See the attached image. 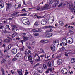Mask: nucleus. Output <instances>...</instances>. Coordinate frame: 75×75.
Segmentation results:
<instances>
[{"mask_svg": "<svg viewBox=\"0 0 75 75\" xmlns=\"http://www.w3.org/2000/svg\"><path fill=\"white\" fill-rule=\"evenodd\" d=\"M68 40V42L67 40ZM62 43L64 45H67V42L69 44H72L73 43V39L71 38H68L66 40L65 38H63L62 40Z\"/></svg>", "mask_w": 75, "mask_h": 75, "instance_id": "obj_1", "label": "nucleus"}, {"mask_svg": "<svg viewBox=\"0 0 75 75\" xmlns=\"http://www.w3.org/2000/svg\"><path fill=\"white\" fill-rule=\"evenodd\" d=\"M71 4H72V3H71L69 4V3H68L66 2L63 3V6H65V5L67 4V7H70V5H71Z\"/></svg>", "mask_w": 75, "mask_h": 75, "instance_id": "obj_15", "label": "nucleus"}, {"mask_svg": "<svg viewBox=\"0 0 75 75\" xmlns=\"http://www.w3.org/2000/svg\"><path fill=\"white\" fill-rule=\"evenodd\" d=\"M4 42H6V43H8V42H10V40L9 39H6L4 40Z\"/></svg>", "mask_w": 75, "mask_h": 75, "instance_id": "obj_22", "label": "nucleus"}, {"mask_svg": "<svg viewBox=\"0 0 75 75\" xmlns=\"http://www.w3.org/2000/svg\"><path fill=\"white\" fill-rule=\"evenodd\" d=\"M21 6V4H16L15 5V8L16 9H18V8H20Z\"/></svg>", "mask_w": 75, "mask_h": 75, "instance_id": "obj_8", "label": "nucleus"}, {"mask_svg": "<svg viewBox=\"0 0 75 75\" xmlns=\"http://www.w3.org/2000/svg\"><path fill=\"white\" fill-rule=\"evenodd\" d=\"M7 48L9 50L11 48V45H9L7 47Z\"/></svg>", "mask_w": 75, "mask_h": 75, "instance_id": "obj_54", "label": "nucleus"}, {"mask_svg": "<svg viewBox=\"0 0 75 75\" xmlns=\"http://www.w3.org/2000/svg\"><path fill=\"white\" fill-rule=\"evenodd\" d=\"M16 57L20 58L21 57V53H18L15 56Z\"/></svg>", "mask_w": 75, "mask_h": 75, "instance_id": "obj_18", "label": "nucleus"}, {"mask_svg": "<svg viewBox=\"0 0 75 75\" xmlns=\"http://www.w3.org/2000/svg\"><path fill=\"white\" fill-rule=\"evenodd\" d=\"M11 52L13 54H16L17 52V50L16 49H13L12 50Z\"/></svg>", "mask_w": 75, "mask_h": 75, "instance_id": "obj_10", "label": "nucleus"}, {"mask_svg": "<svg viewBox=\"0 0 75 75\" xmlns=\"http://www.w3.org/2000/svg\"><path fill=\"white\" fill-rule=\"evenodd\" d=\"M65 49L64 47H63L61 49V50H62V51H64V50H65Z\"/></svg>", "mask_w": 75, "mask_h": 75, "instance_id": "obj_63", "label": "nucleus"}, {"mask_svg": "<svg viewBox=\"0 0 75 75\" xmlns=\"http://www.w3.org/2000/svg\"><path fill=\"white\" fill-rule=\"evenodd\" d=\"M61 72L63 74H67L68 71H67V69H66V68H63L62 69Z\"/></svg>", "mask_w": 75, "mask_h": 75, "instance_id": "obj_7", "label": "nucleus"}, {"mask_svg": "<svg viewBox=\"0 0 75 75\" xmlns=\"http://www.w3.org/2000/svg\"><path fill=\"white\" fill-rule=\"evenodd\" d=\"M69 9L71 10V12H74L75 13V8L73 7V5L72 4H71L70 5V7L69 8Z\"/></svg>", "mask_w": 75, "mask_h": 75, "instance_id": "obj_5", "label": "nucleus"}, {"mask_svg": "<svg viewBox=\"0 0 75 75\" xmlns=\"http://www.w3.org/2000/svg\"><path fill=\"white\" fill-rule=\"evenodd\" d=\"M36 10H39V11H41V10H43L42 6H41V8L39 6H38L37 7V9Z\"/></svg>", "mask_w": 75, "mask_h": 75, "instance_id": "obj_19", "label": "nucleus"}, {"mask_svg": "<svg viewBox=\"0 0 75 75\" xmlns=\"http://www.w3.org/2000/svg\"><path fill=\"white\" fill-rule=\"evenodd\" d=\"M1 70L2 71V74H3V75H4V69H1Z\"/></svg>", "mask_w": 75, "mask_h": 75, "instance_id": "obj_50", "label": "nucleus"}, {"mask_svg": "<svg viewBox=\"0 0 75 75\" xmlns=\"http://www.w3.org/2000/svg\"><path fill=\"white\" fill-rule=\"evenodd\" d=\"M65 55L66 56V57H68V54L67 53V52H65Z\"/></svg>", "mask_w": 75, "mask_h": 75, "instance_id": "obj_60", "label": "nucleus"}, {"mask_svg": "<svg viewBox=\"0 0 75 75\" xmlns=\"http://www.w3.org/2000/svg\"><path fill=\"white\" fill-rule=\"evenodd\" d=\"M34 25H35V26H38V25H39V23H38V21H36L34 24Z\"/></svg>", "mask_w": 75, "mask_h": 75, "instance_id": "obj_24", "label": "nucleus"}, {"mask_svg": "<svg viewBox=\"0 0 75 75\" xmlns=\"http://www.w3.org/2000/svg\"><path fill=\"white\" fill-rule=\"evenodd\" d=\"M49 7V5L48 4H45V5L43 7L42 6L43 10H46L47 8Z\"/></svg>", "mask_w": 75, "mask_h": 75, "instance_id": "obj_12", "label": "nucleus"}, {"mask_svg": "<svg viewBox=\"0 0 75 75\" xmlns=\"http://www.w3.org/2000/svg\"><path fill=\"white\" fill-rule=\"evenodd\" d=\"M75 62V59L74 58H72L71 59V63H74Z\"/></svg>", "mask_w": 75, "mask_h": 75, "instance_id": "obj_26", "label": "nucleus"}, {"mask_svg": "<svg viewBox=\"0 0 75 75\" xmlns=\"http://www.w3.org/2000/svg\"><path fill=\"white\" fill-rule=\"evenodd\" d=\"M27 15L26 13H23L21 14V16H25Z\"/></svg>", "mask_w": 75, "mask_h": 75, "instance_id": "obj_48", "label": "nucleus"}, {"mask_svg": "<svg viewBox=\"0 0 75 75\" xmlns=\"http://www.w3.org/2000/svg\"><path fill=\"white\" fill-rule=\"evenodd\" d=\"M28 61H30L31 60H32L33 59V57H32V56L31 55H30L28 56Z\"/></svg>", "mask_w": 75, "mask_h": 75, "instance_id": "obj_20", "label": "nucleus"}, {"mask_svg": "<svg viewBox=\"0 0 75 75\" xmlns=\"http://www.w3.org/2000/svg\"><path fill=\"white\" fill-rule=\"evenodd\" d=\"M13 27L14 28H17V26L15 25L13 26Z\"/></svg>", "mask_w": 75, "mask_h": 75, "instance_id": "obj_61", "label": "nucleus"}, {"mask_svg": "<svg viewBox=\"0 0 75 75\" xmlns=\"http://www.w3.org/2000/svg\"><path fill=\"white\" fill-rule=\"evenodd\" d=\"M19 12H16L15 13H14L13 14L11 15V17H13L11 18H9V20H16V17H18L19 16Z\"/></svg>", "mask_w": 75, "mask_h": 75, "instance_id": "obj_2", "label": "nucleus"}, {"mask_svg": "<svg viewBox=\"0 0 75 75\" xmlns=\"http://www.w3.org/2000/svg\"><path fill=\"white\" fill-rule=\"evenodd\" d=\"M68 28H69V29H74V27H73L72 26H69L68 27Z\"/></svg>", "mask_w": 75, "mask_h": 75, "instance_id": "obj_35", "label": "nucleus"}, {"mask_svg": "<svg viewBox=\"0 0 75 75\" xmlns=\"http://www.w3.org/2000/svg\"><path fill=\"white\" fill-rule=\"evenodd\" d=\"M28 54H30L31 52V51L30 50H29L28 51Z\"/></svg>", "mask_w": 75, "mask_h": 75, "instance_id": "obj_55", "label": "nucleus"}, {"mask_svg": "<svg viewBox=\"0 0 75 75\" xmlns=\"http://www.w3.org/2000/svg\"><path fill=\"white\" fill-rule=\"evenodd\" d=\"M6 4L7 5V8H8V9H10V8H11V7H12V4L10 3H6Z\"/></svg>", "mask_w": 75, "mask_h": 75, "instance_id": "obj_14", "label": "nucleus"}, {"mask_svg": "<svg viewBox=\"0 0 75 75\" xmlns=\"http://www.w3.org/2000/svg\"><path fill=\"white\" fill-rule=\"evenodd\" d=\"M6 62V60L4 59H3L2 61L1 62V63H4Z\"/></svg>", "mask_w": 75, "mask_h": 75, "instance_id": "obj_40", "label": "nucleus"}, {"mask_svg": "<svg viewBox=\"0 0 75 75\" xmlns=\"http://www.w3.org/2000/svg\"><path fill=\"white\" fill-rule=\"evenodd\" d=\"M52 72V69L51 68H49L47 69V70L45 72L46 74H48L49 73V71Z\"/></svg>", "mask_w": 75, "mask_h": 75, "instance_id": "obj_17", "label": "nucleus"}, {"mask_svg": "<svg viewBox=\"0 0 75 75\" xmlns=\"http://www.w3.org/2000/svg\"><path fill=\"white\" fill-rule=\"evenodd\" d=\"M11 72L12 74H14V71L12 70H11Z\"/></svg>", "mask_w": 75, "mask_h": 75, "instance_id": "obj_53", "label": "nucleus"}, {"mask_svg": "<svg viewBox=\"0 0 75 75\" xmlns=\"http://www.w3.org/2000/svg\"><path fill=\"white\" fill-rule=\"evenodd\" d=\"M48 40H44V44H46V43H48Z\"/></svg>", "mask_w": 75, "mask_h": 75, "instance_id": "obj_39", "label": "nucleus"}, {"mask_svg": "<svg viewBox=\"0 0 75 75\" xmlns=\"http://www.w3.org/2000/svg\"><path fill=\"white\" fill-rule=\"evenodd\" d=\"M40 65V63H38L37 64L35 65L34 66V67L35 68H36V67H37V66H38Z\"/></svg>", "mask_w": 75, "mask_h": 75, "instance_id": "obj_49", "label": "nucleus"}, {"mask_svg": "<svg viewBox=\"0 0 75 75\" xmlns=\"http://www.w3.org/2000/svg\"><path fill=\"white\" fill-rule=\"evenodd\" d=\"M46 32L45 33H50V30L49 29H47V30H46Z\"/></svg>", "mask_w": 75, "mask_h": 75, "instance_id": "obj_51", "label": "nucleus"}, {"mask_svg": "<svg viewBox=\"0 0 75 75\" xmlns=\"http://www.w3.org/2000/svg\"><path fill=\"white\" fill-rule=\"evenodd\" d=\"M48 67H51V62H48Z\"/></svg>", "mask_w": 75, "mask_h": 75, "instance_id": "obj_31", "label": "nucleus"}, {"mask_svg": "<svg viewBox=\"0 0 75 75\" xmlns=\"http://www.w3.org/2000/svg\"><path fill=\"white\" fill-rule=\"evenodd\" d=\"M54 45H58V44H59V43H58V42L57 43V42H56V41H55L54 42Z\"/></svg>", "mask_w": 75, "mask_h": 75, "instance_id": "obj_37", "label": "nucleus"}, {"mask_svg": "<svg viewBox=\"0 0 75 75\" xmlns=\"http://www.w3.org/2000/svg\"><path fill=\"white\" fill-rule=\"evenodd\" d=\"M59 24L60 25H61L62 26L64 25V23L61 21H59Z\"/></svg>", "mask_w": 75, "mask_h": 75, "instance_id": "obj_27", "label": "nucleus"}, {"mask_svg": "<svg viewBox=\"0 0 75 75\" xmlns=\"http://www.w3.org/2000/svg\"><path fill=\"white\" fill-rule=\"evenodd\" d=\"M51 49L52 51H54L55 50V47L53 45H51L50 46Z\"/></svg>", "mask_w": 75, "mask_h": 75, "instance_id": "obj_11", "label": "nucleus"}, {"mask_svg": "<svg viewBox=\"0 0 75 75\" xmlns=\"http://www.w3.org/2000/svg\"><path fill=\"white\" fill-rule=\"evenodd\" d=\"M30 30H32L33 31V32H35L36 33L37 32H38V31H37V30L35 29L32 30V29H30Z\"/></svg>", "mask_w": 75, "mask_h": 75, "instance_id": "obj_47", "label": "nucleus"}, {"mask_svg": "<svg viewBox=\"0 0 75 75\" xmlns=\"http://www.w3.org/2000/svg\"><path fill=\"white\" fill-rule=\"evenodd\" d=\"M3 42V41L1 40H0V45H2V43Z\"/></svg>", "mask_w": 75, "mask_h": 75, "instance_id": "obj_58", "label": "nucleus"}, {"mask_svg": "<svg viewBox=\"0 0 75 75\" xmlns=\"http://www.w3.org/2000/svg\"><path fill=\"white\" fill-rule=\"evenodd\" d=\"M45 37H48V38H50V36H49V34H48V33H47V34L46 35H45Z\"/></svg>", "mask_w": 75, "mask_h": 75, "instance_id": "obj_36", "label": "nucleus"}, {"mask_svg": "<svg viewBox=\"0 0 75 75\" xmlns=\"http://www.w3.org/2000/svg\"><path fill=\"white\" fill-rule=\"evenodd\" d=\"M26 45L27 47L29 46H30L31 45V43L29 42H26Z\"/></svg>", "mask_w": 75, "mask_h": 75, "instance_id": "obj_33", "label": "nucleus"}, {"mask_svg": "<svg viewBox=\"0 0 75 75\" xmlns=\"http://www.w3.org/2000/svg\"><path fill=\"white\" fill-rule=\"evenodd\" d=\"M21 11L23 13H24L25 12H26V10H25V8H23L21 10Z\"/></svg>", "mask_w": 75, "mask_h": 75, "instance_id": "obj_44", "label": "nucleus"}, {"mask_svg": "<svg viewBox=\"0 0 75 75\" xmlns=\"http://www.w3.org/2000/svg\"><path fill=\"white\" fill-rule=\"evenodd\" d=\"M4 7V4L0 2V8H2Z\"/></svg>", "mask_w": 75, "mask_h": 75, "instance_id": "obj_23", "label": "nucleus"}, {"mask_svg": "<svg viewBox=\"0 0 75 75\" xmlns=\"http://www.w3.org/2000/svg\"><path fill=\"white\" fill-rule=\"evenodd\" d=\"M72 25H75V22L74 23V22H72Z\"/></svg>", "mask_w": 75, "mask_h": 75, "instance_id": "obj_64", "label": "nucleus"}, {"mask_svg": "<svg viewBox=\"0 0 75 75\" xmlns=\"http://www.w3.org/2000/svg\"><path fill=\"white\" fill-rule=\"evenodd\" d=\"M34 35H35V36H38V35H39V34L35 33Z\"/></svg>", "mask_w": 75, "mask_h": 75, "instance_id": "obj_59", "label": "nucleus"}, {"mask_svg": "<svg viewBox=\"0 0 75 75\" xmlns=\"http://www.w3.org/2000/svg\"><path fill=\"white\" fill-rule=\"evenodd\" d=\"M40 70H38V72H39V73H42V70H41L42 68L40 67Z\"/></svg>", "mask_w": 75, "mask_h": 75, "instance_id": "obj_30", "label": "nucleus"}, {"mask_svg": "<svg viewBox=\"0 0 75 75\" xmlns=\"http://www.w3.org/2000/svg\"><path fill=\"white\" fill-rule=\"evenodd\" d=\"M17 35V34L16 33H13L12 35V38H14V37H15Z\"/></svg>", "mask_w": 75, "mask_h": 75, "instance_id": "obj_32", "label": "nucleus"}, {"mask_svg": "<svg viewBox=\"0 0 75 75\" xmlns=\"http://www.w3.org/2000/svg\"><path fill=\"white\" fill-rule=\"evenodd\" d=\"M33 75H37V74L36 73V72L35 71H34L33 72Z\"/></svg>", "mask_w": 75, "mask_h": 75, "instance_id": "obj_45", "label": "nucleus"}, {"mask_svg": "<svg viewBox=\"0 0 75 75\" xmlns=\"http://www.w3.org/2000/svg\"><path fill=\"white\" fill-rule=\"evenodd\" d=\"M9 25H6V27L4 28V33H6L8 31V28H9V30H10V28H9Z\"/></svg>", "mask_w": 75, "mask_h": 75, "instance_id": "obj_4", "label": "nucleus"}, {"mask_svg": "<svg viewBox=\"0 0 75 75\" xmlns=\"http://www.w3.org/2000/svg\"><path fill=\"white\" fill-rule=\"evenodd\" d=\"M41 42H42V43L44 44V40H41Z\"/></svg>", "mask_w": 75, "mask_h": 75, "instance_id": "obj_62", "label": "nucleus"}, {"mask_svg": "<svg viewBox=\"0 0 75 75\" xmlns=\"http://www.w3.org/2000/svg\"><path fill=\"white\" fill-rule=\"evenodd\" d=\"M22 21L25 25H28L30 24V22H29L28 19L27 18H22Z\"/></svg>", "mask_w": 75, "mask_h": 75, "instance_id": "obj_3", "label": "nucleus"}, {"mask_svg": "<svg viewBox=\"0 0 75 75\" xmlns=\"http://www.w3.org/2000/svg\"><path fill=\"white\" fill-rule=\"evenodd\" d=\"M43 67L44 69H46L47 68V65H46V64H43Z\"/></svg>", "mask_w": 75, "mask_h": 75, "instance_id": "obj_29", "label": "nucleus"}, {"mask_svg": "<svg viewBox=\"0 0 75 75\" xmlns=\"http://www.w3.org/2000/svg\"><path fill=\"white\" fill-rule=\"evenodd\" d=\"M29 61L30 62L31 64H33V60H29Z\"/></svg>", "mask_w": 75, "mask_h": 75, "instance_id": "obj_52", "label": "nucleus"}, {"mask_svg": "<svg viewBox=\"0 0 75 75\" xmlns=\"http://www.w3.org/2000/svg\"><path fill=\"white\" fill-rule=\"evenodd\" d=\"M17 60V59L16 58H13L12 59V61H16Z\"/></svg>", "mask_w": 75, "mask_h": 75, "instance_id": "obj_57", "label": "nucleus"}, {"mask_svg": "<svg viewBox=\"0 0 75 75\" xmlns=\"http://www.w3.org/2000/svg\"><path fill=\"white\" fill-rule=\"evenodd\" d=\"M40 53H44V50H43V49H40Z\"/></svg>", "mask_w": 75, "mask_h": 75, "instance_id": "obj_34", "label": "nucleus"}, {"mask_svg": "<svg viewBox=\"0 0 75 75\" xmlns=\"http://www.w3.org/2000/svg\"><path fill=\"white\" fill-rule=\"evenodd\" d=\"M49 37H52V35H53V34H52V33H49Z\"/></svg>", "mask_w": 75, "mask_h": 75, "instance_id": "obj_41", "label": "nucleus"}, {"mask_svg": "<svg viewBox=\"0 0 75 75\" xmlns=\"http://www.w3.org/2000/svg\"><path fill=\"white\" fill-rule=\"evenodd\" d=\"M34 57L35 58H36V57L38 58L37 61H40V57L39 56H38V53H35V55H34Z\"/></svg>", "mask_w": 75, "mask_h": 75, "instance_id": "obj_9", "label": "nucleus"}, {"mask_svg": "<svg viewBox=\"0 0 75 75\" xmlns=\"http://www.w3.org/2000/svg\"><path fill=\"white\" fill-rule=\"evenodd\" d=\"M47 23V20L46 19H43L41 22V24L42 25H45Z\"/></svg>", "mask_w": 75, "mask_h": 75, "instance_id": "obj_6", "label": "nucleus"}, {"mask_svg": "<svg viewBox=\"0 0 75 75\" xmlns=\"http://www.w3.org/2000/svg\"><path fill=\"white\" fill-rule=\"evenodd\" d=\"M62 4H63V3H61L59 4V5L58 6L59 7H62Z\"/></svg>", "mask_w": 75, "mask_h": 75, "instance_id": "obj_46", "label": "nucleus"}, {"mask_svg": "<svg viewBox=\"0 0 75 75\" xmlns=\"http://www.w3.org/2000/svg\"><path fill=\"white\" fill-rule=\"evenodd\" d=\"M62 60L61 59H59L57 61V63L59 65L62 64Z\"/></svg>", "mask_w": 75, "mask_h": 75, "instance_id": "obj_21", "label": "nucleus"}, {"mask_svg": "<svg viewBox=\"0 0 75 75\" xmlns=\"http://www.w3.org/2000/svg\"><path fill=\"white\" fill-rule=\"evenodd\" d=\"M23 38L24 41H27V40H28V38H27V36H23Z\"/></svg>", "mask_w": 75, "mask_h": 75, "instance_id": "obj_25", "label": "nucleus"}, {"mask_svg": "<svg viewBox=\"0 0 75 75\" xmlns=\"http://www.w3.org/2000/svg\"><path fill=\"white\" fill-rule=\"evenodd\" d=\"M50 28V29H51L52 28H54V27L49 25H48L47 26H46L44 27V28Z\"/></svg>", "mask_w": 75, "mask_h": 75, "instance_id": "obj_16", "label": "nucleus"}, {"mask_svg": "<svg viewBox=\"0 0 75 75\" xmlns=\"http://www.w3.org/2000/svg\"><path fill=\"white\" fill-rule=\"evenodd\" d=\"M25 54L26 56H28V52L27 51H25Z\"/></svg>", "mask_w": 75, "mask_h": 75, "instance_id": "obj_42", "label": "nucleus"}, {"mask_svg": "<svg viewBox=\"0 0 75 75\" xmlns=\"http://www.w3.org/2000/svg\"><path fill=\"white\" fill-rule=\"evenodd\" d=\"M53 3V1L52 0H50L49 1V4H52Z\"/></svg>", "mask_w": 75, "mask_h": 75, "instance_id": "obj_43", "label": "nucleus"}, {"mask_svg": "<svg viewBox=\"0 0 75 75\" xmlns=\"http://www.w3.org/2000/svg\"><path fill=\"white\" fill-rule=\"evenodd\" d=\"M23 29H24V30H25V31H28V30H29L28 29H25V28H24Z\"/></svg>", "mask_w": 75, "mask_h": 75, "instance_id": "obj_56", "label": "nucleus"}, {"mask_svg": "<svg viewBox=\"0 0 75 75\" xmlns=\"http://www.w3.org/2000/svg\"><path fill=\"white\" fill-rule=\"evenodd\" d=\"M59 2L58 1H55L54 2V4L53 5V7H56V6H57V5H58L59 3H58Z\"/></svg>", "mask_w": 75, "mask_h": 75, "instance_id": "obj_13", "label": "nucleus"}, {"mask_svg": "<svg viewBox=\"0 0 75 75\" xmlns=\"http://www.w3.org/2000/svg\"><path fill=\"white\" fill-rule=\"evenodd\" d=\"M27 37L28 38V40H31V36H27Z\"/></svg>", "mask_w": 75, "mask_h": 75, "instance_id": "obj_38", "label": "nucleus"}, {"mask_svg": "<svg viewBox=\"0 0 75 75\" xmlns=\"http://www.w3.org/2000/svg\"><path fill=\"white\" fill-rule=\"evenodd\" d=\"M17 72H18V74H19V75H23V73H22V72H21V71H20L19 70H17Z\"/></svg>", "mask_w": 75, "mask_h": 75, "instance_id": "obj_28", "label": "nucleus"}]
</instances>
